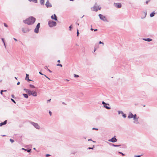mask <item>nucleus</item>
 <instances>
[{
  "instance_id": "f257e3e1",
  "label": "nucleus",
  "mask_w": 157,
  "mask_h": 157,
  "mask_svg": "<svg viewBox=\"0 0 157 157\" xmlns=\"http://www.w3.org/2000/svg\"><path fill=\"white\" fill-rule=\"evenodd\" d=\"M36 21V19L33 17H30L28 19L23 21V22L28 25H31L33 24Z\"/></svg>"
},
{
  "instance_id": "f03ea898",
  "label": "nucleus",
  "mask_w": 157,
  "mask_h": 157,
  "mask_svg": "<svg viewBox=\"0 0 157 157\" xmlns=\"http://www.w3.org/2000/svg\"><path fill=\"white\" fill-rule=\"evenodd\" d=\"M48 24L49 26L51 27L55 26L56 25V22L52 21H48Z\"/></svg>"
},
{
  "instance_id": "7ed1b4c3",
  "label": "nucleus",
  "mask_w": 157,
  "mask_h": 157,
  "mask_svg": "<svg viewBox=\"0 0 157 157\" xmlns=\"http://www.w3.org/2000/svg\"><path fill=\"white\" fill-rule=\"evenodd\" d=\"M129 118H133L134 120L137 121L138 118H136V114L133 115L132 113H130L128 117Z\"/></svg>"
},
{
  "instance_id": "20e7f679",
  "label": "nucleus",
  "mask_w": 157,
  "mask_h": 157,
  "mask_svg": "<svg viewBox=\"0 0 157 157\" xmlns=\"http://www.w3.org/2000/svg\"><path fill=\"white\" fill-rule=\"evenodd\" d=\"M30 123L36 129L38 130H39L40 129V127L37 123L34 122H30Z\"/></svg>"
},
{
  "instance_id": "39448f33",
  "label": "nucleus",
  "mask_w": 157,
  "mask_h": 157,
  "mask_svg": "<svg viewBox=\"0 0 157 157\" xmlns=\"http://www.w3.org/2000/svg\"><path fill=\"white\" fill-rule=\"evenodd\" d=\"M24 90L27 93H28L29 96H30L32 95V91H31L30 90L25 88L24 89Z\"/></svg>"
},
{
  "instance_id": "423d86ee",
  "label": "nucleus",
  "mask_w": 157,
  "mask_h": 157,
  "mask_svg": "<svg viewBox=\"0 0 157 157\" xmlns=\"http://www.w3.org/2000/svg\"><path fill=\"white\" fill-rule=\"evenodd\" d=\"M22 31L24 33H27L29 32L30 30V29H29L28 28H22Z\"/></svg>"
},
{
  "instance_id": "0eeeda50",
  "label": "nucleus",
  "mask_w": 157,
  "mask_h": 157,
  "mask_svg": "<svg viewBox=\"0 0 157 157\" xmlns=\"http://www.w3.org/2000/svg\"><path fill=\"white\" fill-rule=\"evenodd\" d=\"M93 10L97 11L98 10H100L101 7L99 6H94L93 7Z\"/></svg>"
},
{
  "instance_id": "6e6552de",
  "label": "nucleus",
  "mask_w": 157,
  "mask_h": 157,
  "mask_svg": "<svg viewBox=\"0 0 157 157\" xmlns=\"http://www.w3.org/2000/svg\"><path fill=\"white\" fill-rule=\"evenodd\" d=\"M45 5L47 8L51 7L52 6L51 4L50 3L48 0H47L46 2Z\"/></svg>"
},
{
  "instance_id": "1a4fd4ad",
  "label": "nucleus",
  "mask_w": 157,
  "mask_h": 157,
  "mask_svg": "<svg viewBox=\"0 0 157 157\" xmlns=\"http://www.w3.org/2000/svg\"><path fill=\"white\" fill-rule=\"evenodd\" d=\"M99 17L101 19L103 20V21H105L106 20L105 17L103 16L101 14H99Z\"/></svg>"
},
{
  "instance_id": "9d476101",
  "label": "nucleus",
  "mask_w": 157,
  "mask_h": 157,
  "mask_svg": "<svg viewBox=\"0 0 157 157\" xmlns=\"http://www.w3.org/2000/svg\"><path fill=\"white\" fill-rule=\"evenodd\" d=\"M108 141L112 142H115L117 141V140L115 138L113 137L111 139L109 140Z\"/></svg>"
},
{
  "instance_id": "9b49d317",
  "label": "nucleus",
  "mask_w": 157,
  "mask_h": 157,
  "mask_svg": "<svg viewBox=\"0 0 157 157\" xmlns=\"http://www.w3.org/2000/svg\"><path fill=\"white\" fill-rule=\"evenodd\" d=\"M51 18L52 19L56 21L57 20V16L55 14H54L53 16H51Z\"/></svg>"
},
{
  "instance_id": "f8f14e48",
  "label": "nucleus",
  "mask_w": 157,
  "mask_h": 157,
  "mask_svg": "<svg viewBox=\"0 0 157 157\" xmlns=\"http://www.w3.org/2000/svg\"><path fill=\"white\" fill-rule=\"evenodd\" d=\"M115 6L118 8H120L121 7V5L120 3H115L114 4Z\"/></svg>"
},
{
  "instance_id": "ddd939ff",
  "label": "nucleus",
  "mask_w": 157,
  "mask_h": 157,
  "mask_svg": "<svg viewBox=\"0 0 157 157\" xmlns=\"http://www.w3.org/2000/svg\"><path fill=\"white\" fill-rule=\"evenodd\" d=\"M32 95L33 97H36L37 95V93L36 91H32Z\"/></svg>"
},
{
  "instance_id": "4468645a",
  "label": "nucleus",
  "mask_w": 157,
  "mask_h": 157,
  "mask_svg": "<svg viewBox=\"0 0 157 157\" xmlns=\"http://www.w3.org/2000/svg\"><path fill=\"white\" fill-rule=\"evenodd\" d=\"M6 123H7V121L5 120L3 122H1V123H0V126H2V125H5L6 124Z\"/></svg>"
},
{
  "instance_id": "2eb2a0df",
  "label": "nucleus",
  "mask_w": 157,
  "mask_h": 157,
  "mask_svg": "<svg viewBox=\"0 0 157 157\" xmlns=\"http://www.w3.org/2000/svg\"><path fill=\"white\" fill-rule=\"evenodd\" d=\"M39 28H37L36 27L34 29L35 33H38L39 32Z\"/></svg>"
},
{
  "instance_id": "dca6fc26",
  "label": "nucleus",
  "mask_w": 157,
  "mask_h": 157,
  "mask_svg": "<svg viewBox=\"0 0 157 157\" xmlns=\"http://www.w3.org/2000/svg\"><path fill=\"white\" fill-rule=\"evenodd\" d=\"M144 40L147 41H151L152 40V39L150 38L144 39Z\"/></svg>"
},
{
  "instance_id": "f3484780",
  "label": "nucleus",
  "mask_w": 157,
  "mask_h": 157,
  "mask_svg": "<svg viewBox=\"0 0 157 157\" xmlns=\"http://www.w3.org/2000/svg\"><path fill=\"white\" fill-rule=\"evenodd\" d=\"M23 95L24 96V97L25 98H28V94H23Z\"/></svg>"
},
{
  "instance_id": "a211bd4d",
  "label": "nucleus",
  "mask_w": 157,
  "mask_h": 157,
  "mask_svg": "<svg viewBox=\"0 0 157 157\" xmlns=\"http://www.w3.org/2000/svg\"><path fill=\"white\" fill-rule=\"evenodd\" d=\"M40 3L42 5H44V0H40Z\"/></svg>"
},
{
  "instance_id": "6ab92c4d",
  "label": "nucleus",
  "mask_w": 157,
  "mask_h": 157,
  "mask_svg": "<svg viewBox=\"0 0 157 157\" xmlns=\"http://www.w3.org/2000/svg\"><path fill=\"white\" fill-rule=\"evenodd\" d=\"M30 2H33L35 3H37V0H28Z\"/></svg>"
},
{
  "instance_id": "aec40b11",
  "label": "nucleus",
  "mask_w": 157,
  "mask_h": 157,
  "mask_svg": "<svg viewBox=\"0 0 157 157\" xmlns=\"http://www.w3.org/2000/svg\"><path fill=\"white\" fill-rule=\"evenodd\" d=\"M144 15V17H145L146 16L147 13L146 12H144L143 13Z\"/></svg>"
},
{
  "instance_id": "412c9836",
  "label": "nucleus",
  "mask_w": 157,
  "mask_h": 157,
  "mask_svg": "<svg viewBox=\"0 0 157 157\" xmlns=\"http://www.w3.org/2000/svg\"><path fill=\"white\" fill-rule=\"evenodd\" d=\"M104 106L107 109H110L109 107L106 105H104Z\"/></svg>"
},
{
  "instance_id": "4be33fe9",
  "label": "nucleus",
  "mask_w": 157,
  "mask_h": 157,
  "mask_svg": "<svg viewBox=\"0 0 157 157\" xmlns=\"http://www.w3.org/2000/svg\"><path fill=\"white\" fill-rule=\"evenodd\" d=\"M29 86L31 88H35V86L34 85H31V84H30L29 85Z\"/></svg>"
},
{
  "instance_id": "5701e85b",
  "label": "nucleus",
  "mask_w": 157,
  "mask_h": 157,
  "mask_svg": "<svg viewBox=\"0 0 157 157\" xmlns=\"http://www.w3.org/2000/svg\"><path fill=\"white\" fill-rule=\"evenodd\" d=\"M155 13H151L150 14V16L151 17H152L153 16H154V15L155 14Z\"/></svg>"
},
{
  "instance_id": "b1692460",
  "label": "nucleus",
  "mask_w": 157,
  "mask_h": 157,
  "mask_svg": "<svg viewBox=\"0 0 157 157\" xmlns=\"http://www.w3.org/2000/svg\"><path fill=\"white\" fill-rule=\"evenodd\" d=\"M121 112V113L122 114H123L122 115L123 117L124 118H125L126 117V115L125 114H124L122 112Z\"/></svg>"
},
{
  "instance_id": "393cba45",
  "label": "nucleus",
  "mask_w": 157,
  "mask_h": 157,
  "mask_svg": "<svg viewBox=\"0 0 157 157\" xmlns=\"http://www.w3.org/2000/svg\"><path fill=\"white\" fill-rule=\"evenodd\" d=\"M36 27L37 28H38L39 29L40 27V23H38L37 24V25H36Z\"/></svg>"
},
{
  "instance_id": "a878e982",
  "label": "nucleus",
  "mask_w": 157,
  "mask_h": 157,
  "mask_svg": "<svg viewBox=\"0 0 157 157\" xmlns=\"http://www.w3.org/2000/svg\"><path fill=\"white\" fill-rule=\"evenodd\" d=\"M28 78H29V75L26 74L25 79V80H27V79H28Z\"/></svg>"
},
{
  "instance_id": "bb28decb",
  "label": "nucleus",
  "mask_w": 157,
  "mask_h": 157,
  "mask_svg": "<svg viewBox=\"0 0 157 157\" xmlns=\"http://www.w3.org/2000/svg\"><path fill=\"white\" fill-rule=\"evenodd\" d=\"M2 41H3V42L4 44V45L6 47L5 44V42H4V39L3 38H2Z\"/></svg>"
},
{
  "instance_id": "cd10ccee",
  "label": "nucleus",
  "mask_w": 157,
  "mask_h": 157,
  "mask_svg": "<svg viewBox=\"0 0 157 157\" xmlns=\"http://www.w3.org/2000/svg\"><path fill=\"white\" fill-rule=\"evenodd\" d=\"M10 140L11 142V143H13L14 142V140L13 139H10Z\"/></svg>"
},
{
  "instance_id": "c85d7f7f",
  "label": "nucleus",
  "mask_w": 157,
  "mask_h": 157,
  "mask_svg": "<svg viewBox=\"0 0 157 157\" xmlns=\"http://www.w3.org/2000/svg\"><path fill=\"white\" fill-rule=\"evenodd\" d=\"M4 25L5 27H8V25L6 23H4Z\"/></svg>"
},
{
  "instance_id": "c756f323",
  "label": "nucleus",
  "mask_w": 157,
  "mask_h": 157,
  "mask_svg": "<svg viewBox=\"0 0 157 157\" xmlns=\"http://www.w3.org/2000/svg\"><path fill=\"white\" fill-rule=\"evenodd\" d=\"M57 66H59L61 67H62V65L61 64H57Z\"/></svg>"
},
{
  "instance_id": "7c9ffc66",
  "label": "nucleus",
  "mask_w": 157,
  "mask_h": 157,
  "mask_svg": "<svg viewBox=\"0 0 157 157\" xmlns=\"http://www.w3.org/2000/svg\"><path fill=\"white\" fill-rule=\"evenodd\" d=\"M11 100L14 103H16V102L14 100H13V99L11 98Z\"/></svg>"
},
{
  "instance_id": "2f4dec72",
  "label": "nucleus",
  "mask_w": 157,
  "mask_h": 157,
  "mask_svg": "<svg viewBox=\"0 0 157 157\" xmlns=\"http://www.w3.org/2000/svg\"><path fill=\"white\" fill-rule=\"evenodd\" d=\"M78 29H77V36H78Z\"/></svg>"
},
{
  "instance_id": "473e14b6",
  "label": "nucleus",
  "mask_w": 157,
  "mask_h": 157,
  "mask_svg": "<svg viewBox=\"0 0 157 157\" xmlns=\"http://www.w3.org/2000/svg\"><path fill=\"white\" fill-rule=\"evenodd\" d=\"M31 150L30 149H27V150H26V151H27L28 152H30L31 151Z\"/></svg>"
},
{
  "instance_id": "72a5a7b5",
  "label": "nucleus",
  "mask_w": 157,
  "mask_h": 157,
  "mask_svg": "<svg viewBox=\"0 0 157 157\" xmlns=\"http://www.w3.org/2000/svg\"><path fill=\"white\" fill-rule=\"evenodd\" d=\"M49 113L50 116H51L52 115V112L50 111H49Z\"/></svg>"
},
{
  "instance_id": "f704fd0d",
  "label": "nucleus",
  "mask_w": 157,
  "mask_h": 157,
  "mask_svg": "<svg viewBox=\"0 0 157 157\" xmlns=\"http://www.w3.org/2000/svg\"><path fill=\"white\" fill-rule=\"evenodd\" d=\"M99 44H103V45H104V43H103V42H101V41H99Z\"/></svg>"
},
{
  "instance_id": "c9c22d12",
  "label": "nucleus",
  "mask_w": 157,
  "mask_h": 157,
  "mask_svg": "<svg viewBox=\"0 0 157 157\" xmlns=\"http://www.w3.org/2000/svg\"><path fill=\"white\" fill-rule=\"evenodd\" d=\"M3 92V90H1L0 91V94H1L2 95L3 93L2 92Z\"/></svg>"
},
{
  "instance_id": "e433bc0d",
  "label": "nucleus",
  "mask_w": 157,
  "mask_h": 157,
  "mask_svg": "<svg viewBox=\"0 0 157 157\" xmlns=\"http://www.w3.org/2000/svg\"><path fill=\"white\" fill-rule=\"evenodd\" d=\"M93 147H94V145L93 146ZM93 148H94V147H89L88 148V149H93Z\"/></svg>"
},
{
  "instance_id": "4c0bfd02",
  "label": "nucleus",
  "mask_w": 157,
  "mask_h": 157,
  "mask_svg": "<svg viewBox=\"0 0 157 157\" xmlns=\"http://www.w3.org/2000/svg\"><path fill=\"white\" fill-rule=\"evenodd\" d=\"M44 69H46L47 70L48 69V67H47V66H45L44 67Z\"/></svg>"
},
{
  "instance_id": "58836bf2",
  "label": "nucleus",
  "mask_w": 157,
  "mask_h": 157,
  "mask_svg": "<svg viewBox=\"0 0 157 157\" xmlns=\"http://www.w3.org/2000/svg\"><path fill=\"white\" fill-rule=\"evenodd\" d=\"M102 103L103 104V105H107V104H106L104 101H102Z\"/></svg>"
},
{
  "instance_id": "ea45409f",
  "label": "nucleus",
  "mask_w": 157,
  "mask_h": 157,
  "mask_svg": "<svg viewBox=\"0 0 157 157\" xmlns=\"http://www.w3.org/2000/svg\"><path fill=\"white\" fill-rule=\"evenodd\" d=\"M141 155H135L134 156L135 157H140Z\"/></svg>"
},
{
  "instance_id": "a19ab883",
  "label": "nucleus",
  "mask_w": 157,
  "mask_h": 157,
  "mask_svg": "<svg viewBox=\"0 0 157 157\" xmlns=\"http://www.w3.org/2000/svg\"><path fill=\"white\" fill-rule=\"evenodd\" d=\"M69 30L71 31V25L69 27Z\"/></svg>"
},
{
  "instance_id": "79ce46f5",
  "label": "nucleus",
  "mask_w": 157,
  "mask_h": 157,
  "mask_svg": "<svg viewBox=\"0 0 157 157\" xmlns=\"http://www.w3.org/2000/svg\"><path fill=\"white\" fill-rule=\"evenodd\" d=\"M74 77H78V75H76L75 74H74Z\"/></svg>"
},
{
  "instance_id": "37998d69",
  "label": "nucleus",
  "mask_w": 157,
  "mask_h": 157,
  "mask_svg": "<svg viewBox=\"0 0 157 157\" xmlns=\"http://www.w3.org/2000/svg\"><path fill=\"white\" fill-rule=\"evenodd\" d=\"M47 70L48 71L52 73V72L50 70L48 69Z\"/></svg>"
},
{
  "instance_id": "c03bdc74",
  "label": "nucleus",
  "mask_w": 157,
  "mask_h": 157,
  "mask_svg": "<svg viewBox=\"0 0 157 157\" xmlns=\"http://www.w3.org/2000/svg\"><path fill=\"white\" fill-rule=\"evenodd\" d=\"M92 129L93 130H98V128H92Z\"/></svg>"
},
{
  "instance_id": "a18cd8bd",
  "label": "nucleus",
  "mask_w": 157,
  "mask_h": 157,
  "mask_svg": "<svg viewBox=\"0 0 157 157\" xmlns=\"http://www.w3.org/2000/svg\"><path fill=\"white\" fill-rule=\"evenodd\" d=\"M50 155L49 154H46V157H48V156H49Z\"/></svg>"
},
{
  "instance_id": "49530a36",
  "label": "nucleus",
  "mask_w": 157,
  "mask_h": 157,
  "mask_svg": "<svg viewBox=\"0 0 157 157\" xmlns=\"http://www.w3.org/2000/svg\"><path fill=\"white\" fill-rule=\"evenodd\" d=\"M51 99H50L49 100H48L47 101V102L48 103V102H50L51 101Z\"/></svg>"
},
{
  "instance_id": "de8ad7c7",
  "label": "nucleus",
  "mask_w": 157,
  "mask_h": 157,
  "mask_svg": "<svg viewBox=\"0 0 157 157\" xmlns=\"http://www.w3.org/2000/svg\"><path fill=\"white\" fill-rule=\"evenodd\" d=\"M46 78H48V79H50V78H49L47 76H46L45 75H44Z\"/></svg>"
},
{
  "instance_id": "09e8293b",
  "label": "nucleus",
  "mask_w": 157,
  "mask_h": 157,
  "mask_svg": "<svg viewBox=\"0 0 157 157\" xmlns=\"http://www.w3.org/2000/svg\"><path fill=\"white\" fill-rule=\"evenodd\" d=\"M121 154H122V155H123V156H124V154H123V153L121 152H119Z\"/></svg>"
},
{
  "instance_id": "8fccbe9b",
  "label": "nucleus",
  "mask_w": 157,
  "mask_h": 157,
  "mask_svg": "<svg viewBox=\"0 0 157 157\" xmlns=\"http://www.w3.org/2000/svg\"><path fill=\"white\" fill-rule=\"evenodd\" d=\"M26 80H27L28 81H32L31 80L29 79V78L28 79H27Z\"/></svg>"
},
{
  "instance_id": "3c124183",
  "label": "nucleus",
  "mask_w": 157,
  "mask_h": 157,
  "mask_svg": "<svg viewBox=\"0 0 157 157\" xmlns=\"http://www.w3.org/2000/svg\"><path fill=\"white\" fill-rule=\"evenodd\" d=\"M39 73L40 74V75H43V74L41 72H39Z\"/></svg>"
},
{
  "instance_id": "603ef678",
  "label": "nucleus",
  "mask_w": 157,
  "mask_h": 157,
  "mask_svg": "<svg viewBox=\"0 0 157 157\" xmlns=\"http://www.w3.org/2000/svg\"><path fill=\"white\" fill-rule=\"evenodd\" d=\"M11 96L12 98H14V95L13 94H12L11 95Z\"/></svg>"
},
{
  "instance_id": "864d4df0",
  "label": "nucleus",
  "mask_w": 157,
  "mask_h": 157,
  "mask_svg": "<svg viewBox=\"0 0 157 157\" xmlns=\"http://www.w3.org/2000/svg\"><path fill=\"white\" fill-rule=\"evenodd\" d=\"M22 150H25V151H26V150H27V149H25V148H22Z\"/></svg>"
},
{
  "instance_id": "5fc2aeb1",
  "label": "nucleus",
  "mask_w": 157,
  "mask_h": 157,
  "mask_svg": "<svg viewBox=\"0 0 157 157\" xmlns=\"http://www.w3.org/2000/svg\"><path fill=\"white\" fill-rule=\"evenodd\" d=\"M13 39L14 40H15V41H17V39H16V38H13Z\"/></svg>"
},
{
  "instance_id": "6e6d98bb",
  "label": "nucleus",
  "mask_w": 157,
  "mask_h": 157,
  "mask_svg": "<svg viewBox=\"0 0 157 157\" xmlns=\"http://www.w3.org/2000/svg\"><path fill=\"white\" fill-rule=\"evenodd\" d=\"M20 84V82H18L17 83V85H19Z\"/></svg>"
},
{
  "instance_id": "4d7b16f0",
  "label": "nucleus",
  "mask_w": 157,
  "mask_h": 157,
  "mask_svg": "<svg viewBox=\"0 0 157 157\" xmlns=\"http://www.w3.org/2000/svg\"><path fill=\"white\" fill-rule=\"evenodd\" d=\"M57 62L59 63L60 62V60H58V61H57Z\"/></svg>"
},
{
  "instance_id": "13d9d810",
  "label": "nucleus",
  "mask_w": 157,
  "mask_h": 157,
  "mask_svg": "<svg viewBox=\"0 0 157 157\" xmlns=\"http://www.w3.org/2000/svg\"><path fill=\"white\" fill-rule=\"evenodd\" d=\"M148 3V1H146V3L147 4Z\"/></svg>"
},
{
  "instance_id": "bf43d9fd",
  "label": "nucleus",
  "mask_w": 157,
  "mask_h": 157,
  "mask_svg": "<svg viewBox=\"0 0 157 157\" xmlns=\"http://www.w3.org/2000/svg\"><path fill=\"white\" fill-rule=\"evenodd\" d=\"M91 29V30H92V31H93V30H94L93 29H92V28H91V29Z\"/></svg>"
},
{
  "instance_id": "052dcab7",
  "label": "nucleus",
  "mask_w": 157,
  "mask_h": 157,
  "mask_svg": "<svg viewBox=\"0 0 157 157\" xmlns=\"http://www.w3.org/2000/svg\"><path fill=\"white\" fill-rule=\"evenodd\" d=\"M6 91H7L6 90H3V92H6Z\"/></svg>"
},
{
  "instance_id": "680f3d73",
  "label": "nucleus",
  "mask_w": 157,
  "mask_h": 157,
  "mask_svg": "<svg viewBox=\"0 0 157 157\" xmlns=\"http://www.w3.org/2000/svg\"><path fill=\"white\" fill-rule=\"evenodd\" d=\"M97 29H94V31H97Z\"/></svg>"
},
{
  "instance_id": "e2e57ef3",
  "label": "nucleus",
  "mask_w": 157,
  "mask_h": 157,
  "mask_svg": "<svg viewBox=\"0 0 157 157\" xmlns=\"http://www.w3.org/2000/svg\"><path fill=\"white\" fill-rule=\"evenodd\" d=\"M88 141H91V140H91V139H88Z\"/></svg>"
},
{
  "instance_id": "0e129e2a",
  "label": "nucleus",
  "mask_w": 157,
  "mask_h": 157,
  "mask_svg": "<svg viewBox=\"0 0 157 157\" xmlns=\"http://www.w3.org/2000/svg\"><path fill=\"white\" fill-rule=\"evenodd\" d=\"M15 79H16L17 80V78L16 77H15Z\"/></svg>"
},
{
  "instance_id": "69168bd1",
  "label": "nucleus",
  "mask_w": 157,
  "mask_h": 157,
  "mask_svg": "<svg viewBox=\"0 0 157 157\" xmlns=\"http://www.w3.org/2000/svg\"><path fill=\"white\" fill-rule=\"evenodd\" d=\"M93 142H94V143L95 142V141H93Z\"/></svg>"
},
{
  "instance_id": "338daca9",
  "label": "nucleus",
  "mask_w": 157,
  "mask_h": 157,
  "mask_svg": "<svg viewBox=\"0 0 157 157\" xmlns=\"http://www.w3.org/2000/svg\"><path fill=\"white\" fill-rule=\"evenodd\" d=\"M77 25H78V23H77Z\"/></svg>"
},
{
  "instance_id": "774afa93",
  "label": "nucleus",
  "mask_w": 157,
  "mask_h": 157,
  "mask_svg": "<svg viewBox=\"0 0 157 157\" xmlns=\"http://www.w3.org/2000/svg\"><path fill=\"white\" fill-rule=\"evenodd\" d=\"M33 149L35 150V148H33Z\"/></svg>"
}]
</instances>
